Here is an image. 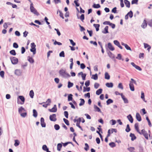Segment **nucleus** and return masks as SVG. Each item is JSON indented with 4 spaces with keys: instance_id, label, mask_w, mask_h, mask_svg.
Wrapping results in <instances>:
<instances>
[{
    "instance_id": "f257e3e1",
    "label": "nucleus",
    "mask_w": 152,
    "mask_h": 152,
    "mask_svg": "<svg viewBox=\"0 0 152 152\" xmlns=\"http://www.w3.org/2000/svg\"><path fill=\"white\" fill-rule=\"evenodd\" d=\"M59 73L60 75L62 77L67 78L70 77V75L66 71V69H61L59 71Z\"/></svg>"
},
{
    "instance_id": "f03ea898",
    "label": "nucleus",
    "mask_w": 152,
    "mask_h": 152,
    "mask_svg": "<svg viewBox=\"0 0 152 152\" xmlns=\"http://www.w3.org/2000/svg\"><path fill=\"white\" fill-rule=\"evenodd\" d=\"M30 10L31 12H32L36 15L38 16L39 15V14L37 12L36 10L33 7V5L32 3H31L30 4Z\"/></svg>"
},
{
    "instance_id": "7ed1b4c3",
    "label": "nucleus",
    "mask_w": 152,
    "mask_h": 152,
    "mask_svg": "<svg viewBox=\"0 0 152 152\" xmlns=\"http://www.w3.org/2000/svg\"><path fill=\"white\" fill-rule=\"evenodd\" d=\"M31 48L30 49V51L33 52L34 55L36 53V46L34 42L31 43Z\"/></svg>"
},
{
    "instance_id": "20e7f679",
    "label": "nucleus",
    "mask_w": 152,
    "mask_h": 152,
    "mask_svg": "<svg viewBox=\"0 0 152 152\" xmlns=\"http://www.w3.org/2000/svg\"><path fill=\"white\" fill-rule=\"evenodd\" d=\"M140 134H143L147 140L148 139V134L147 132L144 129H142Z\"/></svg>"
},
{
    "instance_id": "39448f33",
    "label": "nucleus",
    "mask_w": 152,
    "mask_h": 152,
    "mask_svg": "<svg viewBox=\"0 0 152 152\" xmlns=\"http://www.w3.org/2000/svg\"><path fill=\"white\" fill-rule=\"evenodd\" d=\"M12 63L13 64H16L18 63V59L15 57H13L10 58Z\"/></svg>"
},
{
    "instance_id": "423d86ee",
    "label": "nucleus",
    "mask_w": 152,
    "mask_h": 152,
    "mask_svg": "<svg viewBox=\"0 0 152 152\" xmlns=\"http://www.w3.org/2000/svg\"><path fill=\"white\" fill-rule=\"evenodd\" d=\"M56 115L55 114H53L50 116V120L51 121H56Z\"/></svg>"
},
{
    "instance_id": "0eeeda50",
    "label": "nucleus",
    "mask_w": 152,
    "mask_h": 152,
    "mask_svg": "<svg viewBox=\"0 0 152 152\" xmlns=\"http://www.w3.org/2000/svg\"><path fill=\"white\" fill-rule=\"evenodd\" d=\"M49 111L51 112H56L57 111V108L56 105H54L52 109H49Z\"/></svg>"
},
{
    "instance_id": "6e6552de",
    "label": "nucleus",
    "mask_w": 152,
    "mask_h": 152,
    "mask_svg": "<svg viewBox=\"0 0 152 152\" xmlns=\"http://www.w3.org/2000/svg\"><path fill=\"white\" fill-rule=\"evenodd\" d=\"M22 73V71L20 69H17L15 70V74L16 75L20 76L21 75Z\"/></svg>"
},
{
    "instance_id": "1a4fd4ad",
    "label": "nucleus",
    "mask_w": 152,
    "mask_h": 152,
    "mask_svg": "<svg viewBox=\"0 0 152 152\" xmlns=\"http://www.w3.org/2000/svg\"><path fill=\"white\" fill-rule=\"evenodd\" d=\"M113 43L114 44L118 47L121 49H123L122 47L120 45V43L117 40H114L113 41Z\"/></svg>"
},
{
    "instance_id": "9d476101",
    "label": "nucleus",
    "mask_w": 152,
    "mask_h": 152,
    "mask_svg": "<svg viewBox=\"0 0 152 152\" xmlns=\"http://www.w3.org/2000/svg\"><path fill=\"white\" fill-rule=\"evenodd\" d=\"M40 124L41 126L42 127H45L46 124L44 121V119L43 118H41L40 119Z\"/></svg>"
},
{
    "instance_id": "9b49d317",
    "label": "nucleus",
    "mask_w": 152,
    "mask_h": 152,
    "mask_svg": "<svg viewBox=\"0 0 152 152\" xmlns=\"http://www.w3.org/2000/svg\"><path fill=\"white\" fill-rule=\"evenodd\" d=\"M129 87L130 90L132 91H134V86L133 83H132L131 81H129Z\"/></svg>"
},
{
    "instance_id": "f8f14e48",
    "label": "nucleus",
    "mask_w": 152,
    "mask_h": 152,
    "mask_svg": "<svg viewBox=\"0 0 152 152\" xmlns=\"http://www.w3.org/2000/svg\"><path fill=\"white\" fill-rule=\"evenodd\" d=\"M107 47L111 51H113L115 50L114 48L110 42L108 43Z\"/></svg>"
},
{
    "instance_id": "ddd939ff",
    "label": "nucleus",
    "mask_w": 152,
    "mask_h": 152,
    "mask_svg": "<svg viewBox=\"0 0 152 152\" xmlns=\"http://www.w3.org/2000/svg\"><path fill=\"white\" fill-rule=\"evenodd\" d=\"M18 111L19 113L20 114L22 113L23 112H26V110L24 108L21 106L18 108Z\"/></svg>"
},
{
    "instance_id": "4468645a",
    "label": "nucleus",
    "mask_w": 152,
    "mask_h": 152,
    "mask_svg": "<svg viewBox=\"0 0 152 152\" xmlns=\"http://www.w3.org/2000/svg\"><path fill=\"white\" fill-rule=\"evenodd\" d=\"M18 99H19L22 102L20 103L21 104H23L24 103L25 99L23 96H18Z\"/></svg>"
},
{
    "instance_id": "2eb2a0df",
    "label": "nucleus",
    "mask_w": 152,
    "mask_h": 152,
    "mask_svg": "<svg viewBox=\"0 0 152 152\" xmlns=\"http://www.w3.org/2000/svg\"><path fill=\"white\" fill-rule=\"evenodd\" d=\"M121 97L124 100V102L125 103H128V101L127 99L125 97V96L123 95V94H121Z\"/></svg>"
},
{
    "instance_id": "dca6fc26",
    "label": "nucleus",
    "mask_w": 152,
    "mask_h": 152,
    "mask_svg": "<svg viewBox=\"0 0 152 152\" xmlns=\"http://www.w3.org/2000/svg\"><path fill=\"white\" fill-rule=\"evenodd\" d=\"M136 119L139 121H141V116L139 113H136Z\"/></svg>"
},
{
    "instance_id": "f3484780",
    "label": "nucleus",
    "mask_w": 152,
    "mask_h": 152,
    "mask_svg": "<svg viewBox=\"0 0 152 152\" xmlns=\"http://www.w3.org/2000/svg\"><path fill=\"white\" fill-rule=\"evenodd\" d=\"M144 47L145 48H148L147 50L149 52L150 51V50L151 48V47L148 45V44L145 43H144Z\"/></svg>"
},
{
    "instance_id": "a211bd4d",
    "label": "nucleus",
    "mask_w": 152,
    "mask_h": 152,
    "mask_svg": "<svg viewBox=\"0 0 152 152\" xmlns=\"http://www.w3.org/2000/svg\"><path fill=\"white\" fill-rule=\"evenodd\" d=\"M147 24L146 23V21L145 20H144L143 21V22L141 26V27L143 28H145L147 27Z\"/></svg>"
},
{
    "instance_id": "6ab92c4d",
    "label": "nucleus",
    "mask_w": 152,
    "mask_h": 152,
    "mask_svg": "<svg viewBox=\"0 0 152 152\" xmlns=\"http://www.w3.org/2000/svg\"><path fill=\"white\" fill-rule=\"evenodd\" d=\"M124 2L126 6L128 8H129L130 7V2L127 0H124Z\"/></svg>"
},
{
    "instance_id": "aec40b11",
    "label": "nucleus",
    "mask_w": 152,
    "mask_h": 152,
    "mask_svg": "<svg viewBox=\"0 0 152 152\" xmlns=\"http://www.w3.org/2000/svg\"><path fill=\"white\" fill-rule=\"evenodd\" d=\"M127 118L129 121L131 123H132L133 122V119L132 115L129 114L127 116Z\"/></svg>"
},
{
    "instance_id": "412c9836",
    "label": "nucleus",
    "mask_w": 152,
    "mask_h": 152,
    "mask_svg": "<svg viewBox=\"0 0 152 152\" xmlns=\"http://www.w3.org/2000/svg\"><path fill=\"white\" fill-rule=\"evenodd\" d=\"M108 26H106L104 28V30L102 31V33L105 34L108 33Z\"/></svg>"
},
{
    "instance_id": "4be33fe9",
    "label": "nucleus",
    "mask_w": 152,
    "mask_h": 152,
    "mask_svg": "<svg viewBox=\"0 0 152 152\" xmlns=\"http://www.w3.org/2000/svg\"><path fill=\"white\" fill-rule=\"evenodd\" d=\"M134 127L135 129L136 130L137 132L139 134L141 132H140L139 130L138 127V123H136L134 125Z\"/></svg>"
},
{
    "instance_id": "5701e85b",
    "label": "nucleus",
    "mask_w": 152,
    "mask_h": 152,
    "mask_svg": "<svg viewBox=\"0 0 152 152\" xmlns=\"http://www.w3.org/2000/svg\"><path fill=\"white\" fill-rule=\"evenodd\" d=\"M28 60L31 63H33L34 62V59L30 56L28 57Z\"/></svg>"
},
{
    "instance_id": "b1692460",
    "label": "nucleus",
    "mask_w": 152,
    "mask_h": 152,
    "mask_svg": "<svg viewBox=\"0 0 152 152\" xmlns=\"http://www.w3.org/2000/svg\"><path fill=\"white\" fill-rule=\"evenodd\" d=\"M106 86L108 88H112L113 86V84L112 83H107L105 84Z\"/></svg>"
},
{
    "instance_id": "393cba45",
    "label": "nucleus",
    "mask_w": 152,
    "mask_h": 152,
    "mask_svg": "<svg viewBox=\"0 0 152 152\" xmlns=\"http://www.w3.org/2000/svg\"><path fill=\"white\" fill-rule=\"evenodd\" d=\"M33 116L35 118H36L37 117L38 115V113L37 111L35 109H33Z\"/></svg>"
},
{
    "instance_id": "a878e982",
    "label": "nucleus",
    "mask_w": 152,
    "mask_h": 152,
    "mask_svg": "<svg viewBox=\"0 0 152 152\" xmlns=\"http://www.w3.org/2000/svg\"><path fill=\"white\" fill-rule=\"evenodd\" d=\"M130 136L131 137V140L132 141L134 140L136 138L134 134L132 133H130Z\"/></svg>"
},
{
    "instance_id": "bb28decb",
    "label": "nucleus",
    "mask_w": 152,
    "mask_h": 152,
    "mask_svg": "<svg viewBox=\"0 0 152 152\" xmlns=\"http://www.w3.org/2000/svg\"><path fill=\"white\" fill-rule=\"evenodd\" d=\"M93 26L95 27V28H96V31H98L99 30V28L100 26L99 24H94L93 25Z\"/></svg>"
},
{
    "instance_id": "cd10ccee",
    "label": "nucleus",
    "mask_w": 152,
    "mask_h": 152,
    "mask_svg": "<svg viewBox=\"0 0 152 152\" xmlns=\"http://www.w3.org/2000/svg\"><path fill=\"white\" fill-rule=\"evenodd\" d=\"M80 102L79 104V105L80 106L84 104L85 101L83 99H80Z\"/></svg>"
},
{
    "instance_id": "c85d7f7f",
    "label": "nucleus",
    "mask_w": 152,
    "mask_h": 152,
    "mask_svg": "<svg viewBox=\"0 0 152 152\" xmlns=\"http://www.w3.org/2000/svg\"><path fill=\"white\" fill-rule=\"evenodd\" d=\"M34 95V91L33 90H31L29 92V96L31 98H33Z\"/></svg>"
},
{
    "instance_id": "c756f323",
    "label": "nucleus",
    "mask_w": 152,
    "mask_h": 152,
    "mask_svg": "<svg viewBox=\"0 0 152 152\" xmlns=\"http://www.w3.org/2000/svg\"><path fill=\"white\" fill-rule=\"evenodd\" d=\"M62 147V145L61 143H58L57 145V150L58 151H60L61 148Z\"/></svg>"
},
{
    "instance_id": "7c9ffc66",
    "label": "nucleus",
    "mask_w": 152,
    "mask_h": 152,
    "mask_svg": "<svg viewBox=\"0 0 152 152\" xmlns=\"http://www.w3.org/2000/svg\"><path fill=\"white\" fill-rule=\"evenodd\" d=\"M94 108L95 110V111L101 113V112L99 108L96 105H94Z\"/></svg>"
},
{
    "instance_id": "2f4dec72",
    "label": "nucleus",
    "mask_w": 152,
    "mask_h": 152,
    "mask_svg": "<svg viewBox=\"0 0 152 152\" xmlns=\"http://www.w3.org/2000/svg\"><path fill=\"white\" fill-rule=\"evenodd\" d=\"M116 58L119 60H121L122 61H124V59L123 58H122V56L120 54H118L117 55V56L116 57Z\"/></svg>"
},
{
    "instance_id": "473e14b6",
    "label": "nucleus",
    "mask_w": 152,
    "mask_h": 152,
    "mask_svg": "<svg viewBox=\"0 0 152 152\" xmlns=\"http://www.w3.org/2000/svg\"><path fill=\"white\" fill-rule=\"evenodd\" d=\"M141 98L145 102H146V101L145 100L144 94L143 91L141 92Z\"/></svg>"
},
{
    "instance_id": "72a5a7b5",
    "label": "nucleus",
    "mask_w": 152,
    "mask_h": 152,
    "mask_svg": "<svg viewBox=\"0 0 152 152\" xmlns=\"http://www.w3.org/2000/svg\"><path fill=\"white\" fill-rule=\"evenodd\" d=\"M102 89L101 88L99 89L96 91V94L97 95H99L102 93Z\"/></svg>"
},
{
    "instance_id": "f704fd0d",
    "label": "nucleus",
    "mask_w": 152,
    "mask_h": 152,
    "mask_svg": "<svg viewBox=\"0 0 152 152\" xmlns=\"http://www.w3.org/2000/svg\"><path fill=\"white\" fill-rule=\"evenodd\" d=\"M105 78L107 80H109L110 78V76L107 72H106L105 73Z\"/></svg>"
},
{
    "instance_id": "c9c22d12",
    "label": "nucleus",
    "mask_w": 152,
    "mask_h": 152,
    "mask_svg": "<svg viewBox=\"0 0 152 152\" xmlns=\"http://www.w3.org/2000/svg\"><path fill=\"white\" fill-rule=\"evenodd\" d=\"M91 78L94 79V80H97L98 79V75L97 74H96L95 75H92Z\"/></svg>"
},
{
    "instance_id": "e433bc0d",
    "label": "nucleus",
    "mask_w": 152,
    "mask_h": 152,
    "mask_svg": "<svg viewBox=\"0 0 152 152\" xmlns=\"http://www.w3.org/2000/svg\"><path fill=\"white\" fill-rule=\"evenodd\" d=\"M20 116L23 118H24L27 115V113L26 112V111L25 112H24L23 113H20Z\"/></svg>"
},
{
    "instance_id": "4c0bfd02",
    "label": "nucleus",
    "mask_w": 152,
    "mask_h": 152,
    "mask_svg": "<svg viewBox=\"0 0 152 152\" xmlns=\"http://www.w3.org/2000/svg\"><path fill=\"white\" fill-rule=\"evenodd\" d=\"M113 102V100L111 99H109L106 101L107 104V105Z\"/></svg>"
},
{
    "instance_id": "58836bf2",
    "label": "nucleus",
    "mask_w": 152,
    "mask_h": 152,
    "mask_svg": "<svg viewBox=\"0 0 152 152\" xmlns=\"http://www.w3.org/2000/svg\"><path fill=\"white\" fill-rule=\"evenodd\" d=\"M54 128L56 130H58L60 128L58 124H55L54 126Z\"/></svg>"
},
{
    "instance_id": "ea45409f",
    "label": "nucleus",
    "mask_w": 152,
    "mask_h": 152,
    "mask_svg": "<svg viewBox=\"0 0 152 152\" xmlns=\"http://www.w3.org/2000/svg\"><path fill=\"white\" fill-rule=\"evenodd\" d=\"M15 143L14 144V145L15 146H18L20 143L19 141L18 140H15Z\"/></svg>"
},
{
    "instance_id": "a19ab883",
    "label": "nucleus",
    "mask_w": 152,
    "mask_h": 152,
    "mask_svg": "<svg viewBox=\"0 0 152 152\" xmlns=\"http://www.w3.org/2000/svg\"><path fill=\"white\" fill-rule=\"evenodd\" d=\"M93 7L95 8H98L100 7V6L99 4H94L93 6Z\"/></svg>"
},
{
    "instance_id": "79ce46f5",
    "label": "nucleus",
    "mask_w": 152,
    "mask_h": 152,
    "mask_svg": "<svg viewBox=\"0 0 152 152\" xmlns=\"http://www.w3.org/2000/svg\"><path fill=\"white\" fill-rule=\"evenodd\" d=\"M73 85V83L70 82H68L67 87L69 88L72 87Z\"/></svg>"
},
{
    "instance_id": "37998d69",
    "label": "nucleus",
    "mask_w": 152,
    "mask_h": 152,
    "mask_svg": "<svg viewBox=\"0 0 152 152\" xmlns=\"http://www.w3.org/2000/svg\"><path fill=\"white\" fill-rule=\"evenodd\" d=\"M109 145L111 147L113 148L116 146L114 142H111L109 144Z\"/></svg>"
},
{
    "instance_id": "c03bdc74",
    "label": "nucleus",
    "mask_w": 152,
    "mask_h": 152,
    "mask_svg": "<svg viewBox=\"0 0 152 152\" xmlns=\"http://www.w3.org/2000/svg\"><path fill=\"white\" fill-rule=\"evenodd\" d=\"M118 88H119L121 89V90L123 89V87L122 85V84L121 83H120L118 84Z\"/></svg>"
},
{
    "instance_id": "a18cd8bd",
    "label": "nucleus",
    "mask_w": 152,
    "mask_h": 152,
    "mask_svg": "<svg viewBox=\"0 0 152 152\" xmlns=\"http://www.w3.org/2000/svg\"><path fill=\"white\" fill-rule=\"evenodd\" d=\"M72 94H70L68 96V101H72Z\"/></svg>"
},
{
    "instance_id": "49530a36",
    "label": "nucleus",
    "mask_w": 152,
    "mask_h": 152,
    "mask_svg": "<svg viewBox=\"0 0 152 152\" xmlns=\"http://www.w3.org/2000/svg\"><path fill=\"white\" fill-rule=\"evenodd\" d=\"M127 15L129 16L130 18H132L133 16V13L132 11L128 13Z\"/></svg>"
},
{
    "instance_id": "de8ad7c7",
    "label": "nucleus",
    "mask_w": 152,
    "mask_h": 152,
    "mask_svg": "<svg viewBox=\"0 0 152 152\" xmlns=\"http://www.w3.org/2000/svg\"><path fill=\"white\" fill-rule=\"evenodd\" d=\"M130 130V129L129 127V124H127L126 126V127L125 129V131L127 132H129Z\"/></svg>"
},
{
    "instance_id": "09e8293b",
    "label": "nucleus",
    "mask_w": 152,
    "mask_h": 152,
    "mask_svg": "<svg viewBox=\"0 0 152 152\" xmlns=\"http://www.w3.org/2000/svg\"><path fill=\"white\" fill-rule=\"evenodd\" d=\"M42 148L45 151L48 150V149L46 145H43L42 147Z\"/></svg>"
},
{
    "instance_id": "8fccbe9b",
    "label": "nucleus",
    "mask_w": 152,
    "mask_h": 152,
    "mask_svg": "<svg viewBox=\"0 0 152 152\" xmlns=\"http://www.w3.org/2000/svg\"><path fill=\"white\" fill-rule=\"evenodd\" d=\"M110 130V133H113V132L116 133L117 132V130L115 129H111Z\"/></svg>"
},
{
    "instance_id": "3c124183",
    "label": "nucleus",
    "mask_w": 152,
    "mask_h": 152,
    "mask_svg": "<svg viewBox=\"0 0 152 152\" xmlns=\"http://www.w3.org/2000/svg\"><path fill=\"white\" fill-rule=\"evenodd\" d=\"M10 53L13 56H15L16 55V53L15 51L14 50H11Z\"/></svg>"
},
{
    "instance_id": "603ef678",
    "label": "nucleus",
    "mask_w": 152,
    "mask_h": 152,
    "mask_svg": "<svg viewBox=\"0 0 152 152\" xmlns=\"http://www.w3.org/2000/svg\"><path fill=\"white\" fill-rule=\"evenodd\" d=\"M63 121H64V122H65V123L66 124V125H69V122L67 119H66L65 118H64Z\"/></svg>"
},
{
    "instance_id": "864d4df0",
    "label": "nucleus",
    "mask_w": 152,
    "mask_h": 152,
    "mask_svg": "<svg viewBox=\"0 0 152 152\" xmlns=\"http://www.w3.org/2000/svg\"><path fill=\"white\" fill-rule=\"evenodd\" d=\"M59 56L61 57H65L64 53V51H61L59 53Z\"/></svg>"
},
{
    "instance_id": "5fc2aeb1",
    "label": "nucleus",
    "mask_w": 152,
    "mask_h": 152,
    "mask_svg": "<svg viewBox=\"0 0 152 152\" xmlns=\"http://www.w3.org/2000/svg\"><path fill=\"white\" fill-rule=\"evenodd\" d=\"M53 44H54V45H62V44L61 43L59 42H57L56 41H55V42H54Z\"/></svg>"
},
{
    "instance_id": "6e6d98bb",
    "label": "nucleus",
    "mask_w": 152,
    "mask_h": 152,
    "mask_svg": "<svg viewBox=\"0 0 152 152\" xmlns=\"http://www.w3.org/2000/svg\"><path fill=\"white\" fill-rule=\"evenodd\" d=\"M146 120H147V121H148V124L149 126H151V122L148 117H146Z\"/></svg>"
},
{
    "instance_id": "4d7b16f0",
    "label": "nucleus",
    "mask_w": 152,
    "mask_h": 152,
    "mask_svg": "<svg viewBox=\"0 0 152 152\" xmlns=\"http://www.w3.org/2000/svg\"><path fill=\"white\" fill-rule=\"evenodd\" d=\"M99 86V84L97 83H95L94 84V87L96 89H97Z\"/></svg>"
},
{
    "instance_id": "13d9d810",
    "label": "nucleus",
    "mask_w": 152,
    "mask_h": 152,
    "mask_svg": "<svg viewBox=\"0 0 152 152\" xmlns=\"http://www.w3.org/2000/svg\"><path fill=\"white\" fill-rule=\"evenodd\" d=\"M109 56L112 58H114V56L113 54L111 52H110L108 53Z\"/></svg>"
},
{
    "instance_id": "bf43d9fd",
    "label": "nucleus",
    "mask_w": 152,
    "mask_h": 152,
    "mask_svg": "<svg viewBox=\"0 0 152 152\" xmlns=\"http://www.w3.org/2000/svg\"><path fill=\"white\" fill-rule=\"evenodd\" d=\"M85 145L86 147L84 148V149L86 151H87L89 149V146L88 144L86 143L85 144Z\"/></svg>"
},
{
    "instance_id": "052dcab7",
    "label": "nucleus",
    "mask_w": 152,
    "mask_h": 152,
    "mask_svg": "<svg viewBox=\"0 0 152 152\" xmlns=\"http://www.w3.org/2000/svg\"><path fill=\"white\" fill-rule=\"evenodd\" d=\"M79 0H75L74 1V3L75 4L76 7H79L80 5L77 2Z\"/></svg>"
},
{
    "instance_id": "680f3d73",
    "label": "nucleus",
    "mask_w": 152,
    "mask_h": 152,
    "mask_svg": "<svg viewBox=\"0 0 152 152\" xmlns=\"http://www.w3.org/2000/svg\"><path fill=\"white\" fill-rule=\"evenodd\" d=\"M4 71H2L0 72V75L2 77L4 78Z\"/></svg>"
},
{
    "instance_id": "e2e57ef3",
    "label": "nucleus",
    "mask_w": 152,
    "mask_h": 152,
    "mask_svg": "<svg viewBox=\"0 0 152 152\" xmlns=\"http://www.w3.org/2000/svg\"><path fill=\"white\" fill-rule=\"evenodd\" d=\"M86 74L85 73H83L81 75L82 79L83 80H85L86 79Z\"/></svg>"
},
{
    "instance_id": "0e129e2a",
    "label": "nucleus",
    "mask_w": 152,
    "mask_h": 152,
    "mask_svg": "<svg viewBox=\"0 0 152 152\" xmlns=\"http://www.w3.org/2000/svg\"><path fill=\"white\" fill-rule=\"evenodd\" d=\"M128 150L130 152H132L134 150V148L133 147H130L128 148Z\"/></svg>"
},
{
    "instance_id": "69168bd1",
    "label": "nucleus",
    "mask_w": 152,
    "mask_h": 152,
    "mask_svg": "<svg viewBox=\"0 0 152 152\" xmlns=\"http://www.w3.org/2000/svg\"><path fill=\"white\" fill-rule=\"evenodd\" d=\"M90 42V43L93 44L94 46L96 47L97 46V43L96 42H93L92 41H91Z\"/></svg>"
},
{
    "instance_id": "338daca9",
    "label": "nucleus",
    "mask_w": 152,
    "mask_h": 152,
    "mask_svg": "<svg viewBox=\"0 0 152 152\" xmlns=\"http://www.w3.org/2000/svg\"><path fill=\"white\" fill-rule=\"evenodd\" d=\"M69 40L71 44L72 45V46H74L76 45L75 43L72 40L69 39Z\"/></svg>"
},
{
    "instance_id": "774afa93",
    "label": "nucleus",
    "mask_w": 152,
    "mask_h": 152,
    "mask_svg": "<svg viewBox=\"0 0 152 152\" xmlns=\"http://www.w3.org/2000/svg\"><path fill=\"white\" fill-rule=\"evenodd\" d=\"M124 46L127 50H131V48L127 44H126Z\"/></svg>"
}]
</instances>
